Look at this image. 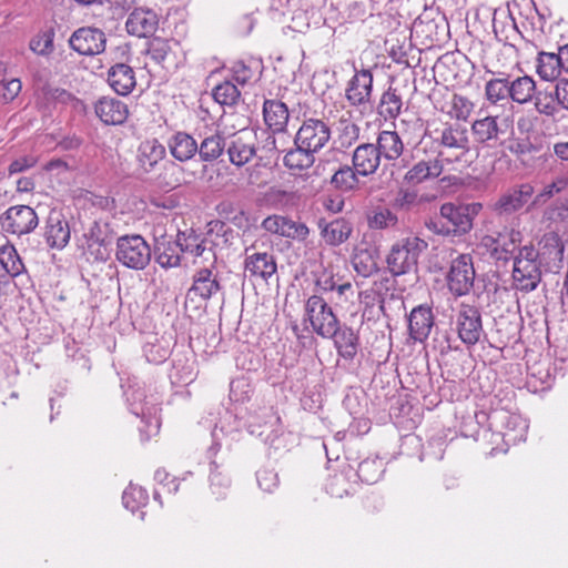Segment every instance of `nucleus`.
<instances>
[{"instance_id": "obj_51", "label": "nucleus", "mask_w": 568, "mask_h": 568, "mask_svg": "<svg viewBox=\"0 0 568 568\" xmlns=\"http://www.w3.org/2000/svg\"><path fill=\"white\" fill-rule=\"evenodd\" d=\"M359 303L364 306L363 317L372 320L385 312V297L368 288L358 293Z\"/></svg>"}, {"instance_id": "obj_47", "label": "nucleus", "mask_w": 568, "mask_h": 568, "mask_svg": "<svg viewBox=\"0 0 568 568\" xmlns=\"http://www.w3.org/2000/svg\"><path fill=\"white\" fill-rule=\"evenodd\" d=\"M178 239L173 241L162 240L155 245V261L163 268L176 267L181 264Z\"/></svg>"}, {"instance_id": "obj_5", "label": "nucleus", "mask_w": 568, "mask_h": 568, "mask_svg": "<svg viewBox=\"0 0 568 568\" xmlns=\"http://www.w3.org/2000/svg\"><path fill=\"white\" fill-rule=\"evenodd\" d=\"M222 291L216 264H204L199 266L192 275V285L186 292L185 305L206 304L212 297Z\"/></svg>"}, {"instance_id": "obj_24", "label": "nucleus", "mask_w": 568, "mask_h": 568, "mask_svg": "<svg viewBox=\"0 0 568 568\" xmlns=\"http://www.w3.org/2000/svg\"><path fill=\"white\" fill-rule=\"evenodd\" d=\"M438 145L457 152L458 155H465L469 152V138L466 126L458 123L446 124L437 138Z\"/></svg>"}, {"instance_id": "obj_28", "label": "nucleus", "mask_w": 568, "mask_h": 568, "mask_svg": "<svg viewBox=\"0 0 568 568\" xmlns=\"http://www.w3.org/2000/svg\"><path fill=\"white\" fill-rule=\"evenodd\" d=\"M471 134L474 140L488 148L497 145L500 135L505 131L499 126L498 116L486 115L471 123Z\"/></svg>"}, {"instance_id": "obj_26", "label": "nucleus", "mask_w": 568, "mask_h": 568, "mask_svg": "<svg viewBox=\"0 0 568 568\" xmlns=\"http://www.w3.org/2000/svg\"><path fill=\"white\" fill-rule=\"evenodd\" d=\"M383 159L373 143H362L355 148L352 155V164L362 178L376 173Z\"/></svg>"}, {"instance_id": "obj_10", "label": "nucleus", "mask_w": 568, "mask_h": 568, "mask_svg": "<svg viewBox=\"0 0 568 568\" xmlns=\"http://www.w3.org/2000/svg\"><path fill=\"white\" fill-rule=\"evenodd\" d=\"M352 65L354 74L347 82L345 98L352 106L366 109L373 103V73L371 69H358L355 62Z\"/></svg>"}, {"instance_id": "obj_13", "label": "nucleus", "mask_w": 568, "mask_h": 568, "mask_svg": "<svg viewBox=\"0 0 568 568\" xmlns=\"http://www.w3.org/2000/svg\"><path fill=\"white\" fill-rule=\"evenodd\" d=\"M331 128L322 119L305 116L294 136V142H300L307 150L320 152L331 140Z\"/></svg>"}, {"instance_id": "obj_63", "label": "nucleus", "mask_w": 568, "mask_h": 568, "mask_svg": "<svg viewBox=\"0 0 568 568\" xmlns=\"http://www.w3.org/2000/svg\"><path fill=\"white\" fill-rule=\"evenodd\" d=\"M338 141L342 148H351L359 138V126L352 121H343L341 123Z\"/></svg>"}, {"instance_id": "obj_44", "label": "nucleus", "mask_w": 568, "mask_h": 568, "mask_svg": "<svg viewBox=\"0 0 568 568\" xmlns=\"http://www.w3.org/2000/svg\"><path fill=\"white\" fill-rule=\"evenodd\" d=\"M531 103L539 115L545 116L555 123L568 119L567 114L559 113L549 87L544 90H536V95H534Z\"/></svg>"}, {"instance_id": "obj_59", "label": "nucleus", "mask_w": 568, "mask_h": 568, "mask_svg": "<svg viewBox=\"0 0 568 568\" xmlns=\"http://www.w3.org/2000/svg\"><path fill=\"white\" fill-rule=\"evenodd\" d=\"M568 185V180L565 178H558L554 182L544 186V189L536 194L532 201V205L541 206L547 203L552 196L560 193Z\"/></svg>"}, {"instance_id": "obj_29", "label": "nucleus", "mask_w": 568, "mask_h": 568, "mask_svg": "<svg viewBox=\"0 0 568 568\" xmlns=\"http://www.w3.org/2000/svg\"><path fill=\"white\" fill-rule=\"evenodd\" d=\"M169 377L176 386L189 385L195 379V358L191 352H178L174 355Z\"/></svg>"}, {"instance_id": "obj_58", "label": "nucleus", "mask_w": 568, "mask_h": 568, "mask_svg": "<svg viewBox=\"0 0 568 568\" xmlns=\"http://www.w3.org/2000/svg\"><path fill=\"white\" fill-rule=\"evenodd\" d=\"M210 483L213 494H216L217 496H222L224 490L231 485V479L227 473L221 470L214 459L210 462Z\"/></svg>"}, {"instance_id": "obj_7", "label": "nucleus", "mask_w": 568, "mask_h": 568, "mask_svg": "<svg viewBox=\"0 0 568 568\" xmlns=\"http://www.w3.org/2000/svg\"><path fill=\"white\" fill-rule=\"evenodd\" d=\"M151 255L150 245L139 234L123 235L116 240V260L128 268L144 270L151 261Z\"/></svg>"}, {"instance_id": "obj_19", "label": "nucleus", "mask_w": 568, "mask_h": 568, "mask_svg": "<svg viewBox=\"0 0 568 568\" xmlns=\"http://www.w3.org/2000/svg\"><path fill=\"white\" fill-rule=\"evenodd\" d=\"M407 322L409 337L414 342H425L435 325V316L432 306L428 304L415 306L408 314Z\"/></svg>"}, {"instance_id": "obj_42", "label": "nucleus", "mask_w": 568, "mask_h": 568, "mask_svg": "<svg viewBox=\"0 0 568 568\" xmlns=\"http://www.w3.org/2000/svg\"><path fill=\"white\" fill-rule=\"evenodd\" d=\"M276 262L272 254L253 253L245 258V271L253 277L270 278L276 272Z\"/></svg>"}, {"instance_id": "obj_39", "label": "nucleus", "mask_w": 568, "mask_h": 568, "mask_svg": "<svg viewBox=\"0 0 568 568\" xmlns=\"http://www.w3.org/2000/svg\"><path fill=\"white\" fill-rule=\"evenodd\" d=\"M173 47L176 48L178 43H171V41L162 38H154L149 42L146 52L155 63L165 69H171L178 65Z\"/></svg>"}, {"instance_id": "obj_43", "label": "nucleus", "mask_w": 568, "mask_h": 568, "mask_svg": "<svg viewBox=\"0 0 568 568\" xmlns=\"http://www.w3.org/2000/svg\"><path fill=\"white\" fill-rule=\"evenodd\" d=\"M227 140L224 132L215 131L206 135L199 144V156L203 162H214L226 152Z\"/></svg>"}, {"instance_id": "obj_14", "label": "nucleus", "mask_w": 568, "mask_h": 568, "mask_svg": "<svg viewBox=\"0 0 568 568\" xmlns=\"http://www.w3.org/2000/svg\"><path fill=\"white\" fill-rule=\"evenodd\" d=\"M484 244L490 250L491 256L496 261L508 262L513 260L518 252V246L523 241L520 231L505 227L496 236L488 235L484 237Z\"/></svg>"}, {"instance_id": "obj_21", "label": "nucleus", "mask_w": 568, "mask_h": 568, "mask_svg": "<svg viewBox=\"0 0 568 568\" xmlns=\"http://www.w3.org/2000/svg\"><path fill=\"white\" fill-rule=\"evenodd\" d=\"M159 17L155 11L146 8H135L125 22L126 31L139 38H146L158 30Z\"/></svg>"}, {"instance_id": "obj_34", "label": "nucleus", "mask_w": 568, "mask_h": 568, "mask_svg": "<svg viewBox=\"0 0 568 568\" xmlns=\"http://www.w3.org/2000/svg\"><path fill=\"white\" fill-rule=\"evenodd\" d=\"M377 252L367 246H355L351 263L358 276L368 278L378 273Z\"/></svg>"}, {"instance_id": "obj_48", "label": "nucleus", "mask_w": 568, "mask_h": 568, "mask_svg": "<svg viewBox=\"0 0 568 568\" xmlns=\"http://www.w3.org/2000/svg\"><path fill=\"white\" fill-rule=\"evenodd\" d=\"M361 173L352 164L339 166L331 176V184L341 192H351L358 187Z\"/></svg>"}, {"instance_id": "obj_41", "label": "nucleus", "mask_w": 568, "mask_h": 568, "mask_svg": "<svg viewBox=\"0 0 568 568\" xmlns=\"http://www.w3.org/2000/svg\"><path fill=\"white\" fill-rule=\"evenodd\" d=\"M169 149L175 160L185 162L197 153L199 144L191 134L180 131L171 136Z\"/></svg>"}, {"instance_id": "obj_57", "label": "nucleus", "mask_w": 568, "mask_h": 568, "mask_svg": "<svg viewBox=\"0 0 568 568\" xmlns=\"http://www.w3.org/2000/svg\"><path fill=\"white\" fill-rule=\"evenodd\" d=\"M473 109L474 103L468 98L455 93L452 97L448 114L452 119L466 121L471 114Z\"/></svg>"}, {"instance_id": "obj_50", "label": "nucleus", "mask_w": 568, "mask_h": 568, "mask_svg": "<svg viewBox=\"0 0 568 568\" xmlns=\"http://www.w3.org/2000/svg\"><path fill=\"white\" fill-rule=\"evenodd\" d=\"M385 473V463L378 456L367 457L357 466V476L362 483L373 485L377 483Z\"/></svg>"}, {"instance_id": "obj_25", "label": "nucleus", "mask_w": 568, "mask_h": 568, "mask_svg": "<svg viewBox=\"0 0 568 568\" xmlns=\"http://www.w3.org/2000/svg\"><path fill=\"white\" fill-rule=\"evenodd\" d=\"M97 116L108 125H119L125 122L129 115V109L123 101L102 97L94 104Z\"/></svg>"}, {"instance_id": "obj_27", "label": "nucleus", "mask_w": 568, "mask_h": 568, "mask_svg": "<svg viewBox=\"0 0 568 568\" xmlns=\"http://www.w3.org/2000/svg\"><path fill=\"white\" fill-rule=\"evenodd\" d=\"M263 119L273 133H285L290 120L287 105L277 99H265L263 102Z\"/></svg>"}, {"instance_id": "obj_54", "label": "nucleus", "mask_w": 568, "mask_h": 568, "mask_svg": "<svg viewBox=\"0 0 568 568\" xmlns=\"http://www.w3.org/2000/svg\"><path fill=\"white\" fill-rule=\"evenodd\" d=\"M148 491L141 486L133 484H130L122 495L123 506L132 513L144 507L148 504Z\"/></svg>"}, {"instance_id": "obj_16", "label": "nucleus", "mask_w": 568, "mask_h": 568, "mask_svg": "<svg viewBox=\"0 0 568 568\" xmlns=\"http://www.w3.org/2000/svg\"><path fill=\"white\" fill-rule=\"evenodd\" d=\"M176 239L180 251L194 257V265L200 263L216 264V253L213 247L207 246V241L193 230L179 231Z\"/></svg>"}, {"instance_id": "obj_3", "label": "nucleus", "mask_w": 568, "mask_h": 568, "mask_svg": "<svg viewBox=\"0 0 568 568\" xmlns=\"http://www.w3.org/2000/svg\"><path fill=\"white\" fill-rule=\"evenodd\" d=\"M428 244L423 239L410 236L394 244L386 257V263L393 276H400L417 270L420 254Z\"/></svg>"}, {"instance_id": "obj_62", "label": "nucleus", "mask_w": 568, "mask_h": 568, "mask_svg": "<svg viewBox=\"0 0 568 568\" xmlns=\"http://www.w3.org/2000/svg\"><path fill=\"white\" fill-rule=\"evenodd\" d=\"M256 480L258 487L266 493H273L280 484L278 474L271 468L258 469Z\"/></svg>"}, {"instance_id": "obj_15", "label": "nucleus", "mask_w": 568, "mask_h": 568, "mask_svg": "<svg viewBox=\"0 0 568 568\" xmlns=\"http://www.w3.org/2000/svg\"><path fill=\"white\" fill-rule=\"evenodd\" d=\"M256 152L255 135L252 131L241 130L229 136L226 153L231 164L236 168L247 164L256 155Z\"/></svg>"}, {"instance_id": "obj_9", "label": "nucleus", "mask_w": 568, "mask_h": 568, "mask_svg": "<svg viewBox=\"0 0 568 568\" xmlns=\"http://www.w3.org/2000/svg\"><path fill=\"white\" fill-rule=\"evenodd\" d=\"M305 315L312 329L321 337L328 338L335 333L333 328L339 323L328 303L318 295H312L305 303Z\"/></svg>"}, {"instance_id": "obj_2", "label": "nucleus", "mask_w": 568, "mask_h": 568, "mask_svg": "<svg viewBox=\"0 0 568 568\" xmlns=\"http://www.w3.org/2000/svg\"><path fill=\"white\" fill-rule=\"evenodd\" d=\"M487 420L493 436L500 437L507 448L526 440L528 424L519 414L495 408L488 414Z\"/></svg>"}, {"instance_id": "obj_11", "label": "nucleus", "mask_w": 568, "mask_h": 568, "mask_svg": "<svg viewBox=\"0 0 568 568\" xmlns=\"http://www.w3.org/2000/svg\"><path fill=\"white\" fill-rule=\"evenodd\" d=\"M455 326L458 337L468 347L476 345L484 335L481 313L474 305H459Z\"/></svg>"}, {"instance_id": "obj_17", "label": "nucleus", "mask_w": 568, "mask_h": 568, "mask_svg": "<svg viewBox=\"0 0 568 568\" xmlns=\"http://www.w3.org/2000/svg\"><path fill=\"white\" fill-rule=\"evenodd\" d=\"M70 47L81 55H97L105 50V33L92 27L75 30L69 39Z\"/></svg>"}, {"instance_id": "obj_55", "label": "nucleus", "mask_w": 568, "mask_h": 568, "mask_svg": "<svg viewBox=\"0 0 568 568\" xmlns=\"http://www.w3.org/2000/svg\"><path fill=\"white\" fill-rule=\"evenodd\" d=\"M212 95L221 105L232 106L240 100L241 92L232 81L225 80L213 89Z\"/></svg>"}, {"instance_id": "obj_49", "label": "nucleus", "mask_w": 568, "mask_h": 568, "mask_svg": "<svg viewBox=\"0 0 568 568\" xmlns=\"http://www.w3.org/2000/svg\"><path fill=\"white\" fill-rule=\"evenodd\" d=\"M1 271L8 276L16 277L26 271V266L12 244H4L0 247Z\"/></svg>"}, {"instance_id": "obj_61", "label": "nucleus", "mask_w": 568, "mask_h": 568, "mask_svg": "<svg viewBox=\"0 0 568 568\" xmlns=\"http://www.w3.org/2000/svg\"><path fill=\"white\" fill-rule=\"evenodd\" d=\"M351 485L343 473H336L328 479L326 491L335 498H342L348 495Z\"/></svg>"}, {"instance_id": "obj_52", "label": "nucleus", "mask_w": 568, "mask_h": 568, "mask_svg": "<svg viewBox=\"0 0 568 568\" xmlns=\"http://www.w3.org/2000/svg\"><path fill=\"white\" fill-rule=\"evenodd\" d=\"M422 203L418 190L413 185L399 186L393 200V207L399 211H410Z\"/></svg>"}, {"instance_id": "obj_38", "label": "nucleus", "mask_w": 568, "mask_h": 568, "mask_svg": "<svg viewBox=\"0 0 568 568\" xmlns=\"http://www.w3.org/2000/svg\"><path fill=\"white\" fill-rule=\"evenodd\" d=\"M537 83L531 75L524 74L511 79L509 77V100L525 105L531 103L536 95Z\"/></svg>"}, {"instance_id": "obj_8", "label": "nucleus", "mask_w": 568, "mask_h": 568, "mask_svg": "<svg viewBox=\"0 0 568 568\" xmlns=\"http://www.w3.org/2000/svg\"><path fill=\"white\" fill-rule=\"evenodd\" d=\"M475 267L469 254H460L452 260L446 274L448 291L455 297L468 295L474 287Z\"/></svg>"}, {"instance_id": "obj_1", "label": "nucleus", "mask_w": 568, "mask_h": 568, "mask_svg": "<svg viewBox=\"0 0 568 568\" xmlns=\"http://www.w3.org/2000/svg\"><path fill=\"white\" fill-rule=\"evenodd\" d=\"M513 280L517 290L531 292L541 281L540 253L534 245H524L513 257Z\"/></svg>"}, {"instance_id": "obj_31", "label": "nucleus", "mask_w": 568, "mask_h": 568, "mask_svg": "<svg viewBox=\"0 0 568 568\" xmlns=\"http://www.w3.org/2000/svg\"><path fill=\"white\" fill-rule=\"evenodd\" d=\"M333 331H335V333L328 338H333L337 354L346 361H353L359 348L358 334L352 327L346 325L341 326L339 323Z\"/></svg>"}, {"instance_id": "obj_46", "label": "nucleus", "mask_w": 568, "mask_h": 568, "mask_svg": "<svg viewBox=\"0 0 568 568\" xmlns=\"http://www.w3.org/2000/svg\"><path fill=\"white\" fill-rule=\"evenodd\" d=\"M83 236L87 240L88 247L93 245L104 246L112 241L113 230L106 220L95 219L88 224Z\"/></svg>"}, {"instance_id": "obj_60", "label": "nucleus", "mask_w": 568, "mask_h": 568, "mask_svg": "<svg viewBox=\"0 0 568 568\" xmlns=\"http://www.w3.org/2000/svg\"><path fill=\"white\" fill-rule=\"evenodd\" d=\"M549 88L559 113L568 115V78L554 81V85Z\"/></svg>"}, {"instance_id": "obj_40", "label": "nucleus", "mask_w": 568, "mask_h": 568, "mask_svg": "<svg viewBox=\"0 0 568 568\" xmlns=\"http://www.w3.org/2000/svg\"><path fill=\"white\" fill-rule=\"evenodd\" d=\"M564 72L558 52L540 51L536 58V73L547 82L561 79Z\"/></svg>"}, {"instance_id": "obj_37", "label": "nucleus", "mask_w": 568, "mask_h": 568, "mask_svg": "<svg viewBox=\"0 0 568 568\" xmlns=\"http://www.w3.org/2000/svg\"><path fill=\"white\" fill-rule=\"evenodd\" d=\"M165 155V146L156 139L143 141L138 149V162L144 172L154 170Z\"/></svg>"}, {"instance_id": "obj_33", "label": "nucleus", "mask_w": 568, "mask_h": 568, "mask_svg": "<svg viewBox=\"0 0 568 568\" xmlns=\"http://www.w3.org/2000/svg\"><path fill=\"white\" fill-rule=\"evenodd\" d=\"M173 345L171 335H150L143 345V354L149 363L159 365L170 357Z\"/></svg>"}, {"instance_id": "obj_35", "label": "nucleus", "mask_w": 568, "mask_h": 568, "mask_svg": "<svg viewBox=\"0 0 568 568\" xmlns=\"http://www.w3.org/2000/svg\"><path fill=\"white\" fill-rule=\"evenodd\" d=\"M373 145L381 153V158L387 162L396 161L404 152V142L396 131H381Z\"/></svg>"}, {"instance_id": "obj_20", "label": "nucleus", "mask_w": 568, "mask_h": 568, "mask_svg": "<svg viewBox=\"0 0 568 568\" xmlns=\"http://www.w3.org/2000/svg\"><path fill=\"white\" fill-rule=\"evenodd\" d=\"M534 187L529 183L520 184L500 195L493 210L498 215H508L520 210L532 196Z\"/></svg>"}, {"instance_id": "obj_18", "label": "nucleus", "mask_w": 568, "mask_h": 568, "mask_svg": "<svg viewBox=\"0 0 568 568\" xmlns=\"http://www.w3.org/2000/svg\"><path fill=\"white\" fill-rule=\"evenodd\" d=\"M262 227L272 234L295 241H305L310 235V229L305 223L276 214L264 219Z\"/></svg>"}, {"instance_id": "obj_53", "label": "nucleus", "mask_w": 568, "mask_h": 568, "mask_svg": "<svg viewBox=\"0 0 568 568\" xmlns=\"http://www.w3.org/2000/svg\"><path fill=\"white\" fill-rule=\"evenodd\" d=\"M485 97L491 104L509 100V75L488 80L485 84Z\"/></svg>"}, {"instance_id": "obj_64", "label": "nucleus", "mask_w": 568, "mask_h": 568, "mask_svg": "<svg viewBox=\"0 0 568 568\" xmlns=\"http://www.w3.org/2000/svg\"><path fill=\"white\" fill-rule=\"evenodd\" d=\"M542 256L548 255V258L556 262H561L564 258V245L557 236H545Z\"/></svg>"}, {"instance_id": "obj_12", "label": "nucleus", "mask_w": 568, "mask_h": 568, "mask_svg": "<svg viewBox=\"0 0 568 568\" xmlns=\"http://www.w3.org/2000/svg\"><path fill=\"white\" fill-rule=\"evenodd\" d=\"M39 225V216L29 205H13L0 215L1 229L13 235H26Z\"/></svg>"}, {"instance_id": "obj_36", "label": "nucleus", "mask_w": 568, "mask_h": 568, "mask_svg": "<svg viewBox=\"0 0 568 568\" xmlns=\"http://www.w3.org/2000/svg\"><path fill=\"white\" fill-rule=\"evenodd\" d=\"M404 105L402 90L392 84L381 94L376 105L377 113L385 120H395L402 113Z\"/></svg>"}, {"instance_id": "obj_30", "label": "nucleus", "mask_w": 568, "mask_h": 568, "mask_svg": "<svg viewBox=\"0 0 568 568\" xmlns=\"http://www.w3.org/2000/svg\"><path fill=\"white\" fill-rule=\"evenodd\" d=\"M444 170L443 161L439 156L433 160H420L416 162L403 176V183L416 186L427 180L438 178Z\"/></svg>"}, {"instance_id": "obj_45", "label": "nucleus", "mask_w": 568, "mask_h": 568, "mask_svg": "<svg viewBox=\"0 0 568 568\" xmlns=\"http://www.w3.org/2000/svg\"><path fill=\"white\" fill-rule=\"evenodd\" d=\"M315 162V152L307 150L300 142H294V148L290 149L284 158V165L292 171H304L313 166Z\"/></svg>"}, {"instance_id": "obj_22", "label": "nucleus", "mask_w": 568, "mask_h": 568, "mask_svg": "<svg viewBox=\"0 0 568 568\" xmlns=\"http://www.w3.org/2000/svg\"><path fill=\"white\" fill-rule=\"evenodd\" d=\"M70 226L61 211H50L47 222L44 237L50 247L63 248L70 241Z\"/></svg>"}, {"instance_id": "obj_32", "label": "nucleus", "mask_w": 568, "mask_h": 568, "mask_svg": "<svg viewBox=\"0 0 568 568\" xmlns=\"http://www.w3.org/2000/svg\"><path fill=\"white\" fill-rule=\"evenodd\" d=\"M108 82L114 92L125 97L136 85L135 72L126 63H115L108 71Z\"/></svg>"}, {"instance_id": "obj_4", "label": "nucleus", "mask_w": 568, "mask_h": 568, "mask_svg": "<svg viewBox=\"0 0 568 568\" xmlns=\"http://www.w3.org/2000/svg\"><path fill=\"white\" fill-rule=\"evenodd\" d=\"M440 217L430 220L426 225L436 234L460 236L473 229V217H468V209L460 204L444 203L439 210Z\"/></svg>"}, {"instance_id": "obj_6", "label": "nucleus", "mask_w": 568, "mask_h": 568, "mask_svg": "<svg viewBox=\"0 0 568 568\" xmlns=\"http://www.w3.org/2000/svg\"><path fill=\"white\" fill-rule=\"evenodd\" d=\"M125 396L131 413L141 418L142 425L139 427V430L142 440H149L159 433L161 425L158 404L146 400L142 389L126 392Z\"/></svg>"}, {"instance_id": "obj_56", "label": "nucleus", "mask_w": 568, "mask_h": 568, "mask_svg": "<svg viewBox=\"0 0 568 568\" xmlns=\"http://www.w3.org/2000/svg\"><path fill=\"white\" fill-rule=\"evenodd\" d=\"M398 222L396 214L389 209H379L373 211L367 216V225L371 230H384L395 226Z\"/></svg>"}, {"instance_id": "obj_23", "label": "nucleus", "mask_w": 568, "mask_h": 568, "mask_svg": "<svg viewBox=\"0 0 568 568\" xmlns=\"http://www.w3.org/2000/svg\"><path fill=\"white\" fill-rule=\"evenodd\" d=\"M321 237L329 246H339L347 242L353 234V224L344 217L333 221L320 219L317 222Z\"/></svg>"}]
</instances>
